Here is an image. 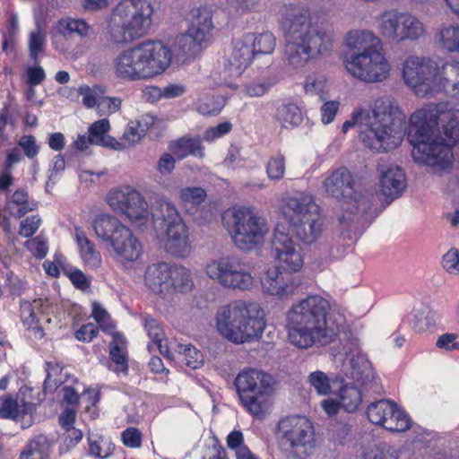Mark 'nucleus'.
<instances>
[{
	"mask_svg": "<svg viewBox=\"0 0 459 459\" xmlns=\"http://www.w3.org/2000/svg\"><path fill=\"white\" fill-rule=\"evenodd\" d=\"M322 189L325 195L343 203L341 223L360 221L365 215H371L372 196L363 195L355 189V180L346 168H339L325 178Z\"/></svg>",
	"mask_w": 459,
	"mask_h": 459,
	"instance_id": "nucleus-10",
	"label": "nucleus"
},
{
	"mask_svg": "<svg viewBox=\"0 0 459 459\" xmlns=\"http://www.w3.org/2000/svg\"><path fill=\"white\" fill-rule=\"evenodd\" d=\"M210 43L211 41L195 30L187 29L186 32L176 37L172 49L169 50L174 53L178 62L184 63L199 55Z\"/></svg>",
	"mask_w": 459,
	"mask_h": 459,
	"instance_id": "nucleus-28",
	"label": "nucleus"
},
{
	"mask_svg": "<svg viewBox=\"0 0 459 459\" xmlns=\"http://www.w3.org/2000/svg\"><path fill=\"white\" fill-rule=\"evenodd\" d=\"M307 382L316 394L326 395L331 392V379L323 371L316 370L309 374Z\"/></svg>",
	"mask_w": 459,
	"mask_h": 459,
	"instance_id": "nucleus-58",
	"label": "nucleus"
},
{
	"mask_svg": "<svg viewBox=\"0 0 459 459\" xmlns=\"http://www.w3.org/2000/svg\"><path fill=\"white\" fill-rule=\"evenodd\" d=\"M33 404L25 401L18 402L11 396H4L1 399L0 417L4 419L17 420L33 411Z\"/></svg>",
	"mask_w": 459,
	"mask_h": 459,
	"instance_id": "nucleus-39",
	"label": "nucleus"
},
{
	"mask_svg": "<svg viewBox=\"0 0 459 459\" xmlns=\"http://www.w3.org/2000/svg\"><path fill=\"white\" fill-rule=\"evenodd\" d=\"M439 48L448 53H459V24H444L439 27L436 36Z\"/></svg>",
	"mask_w": 459,
	"mask_h": 459,
	"instance_id": "nucleus-36",
	"label": "nucleus"
},
{
	"mask_svg": "<svg viewBox=\"0 0 459 459\" xmlns=\"http://www.w3.org/2000/svg\"><path fill=\"white\" fill-rule=\"evenodd\" d=\"M376 26L384 39L395 43L416 41L426 34V27L417 16L396 10L377 15Z\"/></svg>",
	"mask_w": 459,
	"mask_h": 459,
	"instance_id": "nucleus-13",
	"label": "nucleus"
},
{
	"mask_svg": "<svg viewBox=\"0 0 459 459\" xmlns=\"http://www.w3.org/2000/svg\"><path fill=\"white\" fill-rule=\"evenodd\" d=\"M349 361L347 375L359 385L368 387L375 380V373L370 361L357 347L345 351Z\"/></svg>",
	"mask_w": 459,
	"mask_h": 459,
	"instance_id": "nucleus-29",
	"label": "nucleus"
},
{
	"mask_svg": "<svg viewBox=\"0 0 459 459\" xmlns=\"http://www.w3.org/2000/svg\"><path fill=\"white\" fill-rule=\"evenodd\" d=\"M221 220L233 244L241 251L262 247L269 233L266 219L249 207H230L222 213Z\"/></svg>",
	"mask_w": 459,
	"mask_h": 459,
	"instance_id": "nucleus-9",
	"label": "nucleus"
},
{
	"mask_svg": "<svg viewBox=\"0 0 459 459\" xmlns=\"http://www.w3.org/2000/svg\"><path fill=\"white\" fill-rule=\"evenodd\" d=\"M173 152L179 159H184L188 155H193L199 159L204 157V148L197 138L183 137L178 140L174 144Z\"/></svg>",
	"mask_w": 459,
	"mask_h": 459,
	"instance_id": "nucleus-42",
	"label": "nucleus"
},
{
	"mask_svg": "<svg viewBox=\"0 0 459 459\" xmlns=\"http://www.w3.org/2000/svg\"><path fill=\"white\" fill-rule=\"evenodd\" d=\"M172 270L167 263L149 265L144 274L145 285L156 294H167L172 290Z\"/></svg>",
	"mask_w": 459,
	"mask_h": 459,
	"instance_id": "nucleus-30",
	"label": "nucleus"
},
{
	"mask_svg": "<svg viewBox=\"0 0 459 459\" xmlns=\"http://www.w3.org/2000/svg\"><path fill=\"white\" fill-rule=\"evenodd\" d=\"M75 240L84 265L90 269L100 268L102 264V256L95 244L79 229L75 230Z\"/></svg>",
	"mask_w": 459,
	"mask_h": 459,
	"instance_id": "nucleus-33",
	"label": "nucleus"
},
{
	"mask_svg": "<svg viewBox=\"0 0 459 459\" xmlns=\"http://www.w3.org/2000/svg\"><path fill=\"white\" fill-rule=\"evenodd\" d=\"M122 107V99L117 96L102 95L100 102H98L96 110L100 116H111L117 113Z\"/></svg>",
	"mask_w": 459,
	"mask_h": 459,
	"instance_id": "nucleus-60",
	"label": "nucleus"
},
{
	"mask_svg": "<svg viewBox=\"0 0 459 459\" xmlns=\"http://www.w3.org/2000/svg\"><path fill=\"white\" fill-rule=\"evenodd\" d=\"M439 112L438 104H430L411 115L407 135L413 147L438 137Z\"/></svg>",
	"mask_w": 459,
	"mask_h": 459,
	"instance_id": "nucleus-19",
	"label": "nucleus"
},
{
	"mask_svg": "<svg viewBox=\"0 0 459 459\" xmlns=\"http://www.w3.org/2000/svg\"><path fill=\"white\" fill-rule=\"evenodd\" d=\"M105 93L106 88L99 84L92 86L83 84L78 88V94L82 97V103L87 108H97L98 102H100V100Z\"/></svg>",
	"mask_w": 459,
	"mask_h": 459,
	"instance_id": "nucleus-52",
	"label": "nucleus"
},
{
	"mask_svg": "<svg viewBox=\"0 0 459 459\" xmlns=\"http://www.w3.org/2000/svg\"><path fill=\"white\" fill-rule=\"evenodd\" d=\"M171 64V52L160 41L145 40L119 51L111 61L114 77L123 82L149 81Z\"/></svg>",
	"mask_w": 459,
	"mask_h": 459,
	"instance_id": "nucleus-4",
	"label": "nucleus"
},
{
	"mask_svg": "<svg viewBox=\"0 0 459 459\" xmlns=\"http://www.w3.org/2000/svg\"><path fill=\"white\" fill-rule=\"evenodd\" d=\"M157 238L170 254L185 257L190 253L188 228L174 204L160 200L155 207Z\"/></svg>",
	"mask_w": 459,
	"mask_h": 459,
	"instance_id": "nucleus-11",
	"label": "nucleus"
},
{
	"mask_svg": "<svg viewBox=\"0 0 459 459\" xmlns=\"http://www.w3.org/2000/svg\"><path fill=\"white\" fill-rule=\"evenodd\" d=\"M176 352L187 367L197 368L203 363L202 353L191 344H177Z\"/></svg>",
	"mask_w": 459,
	"mask_h": 459,
	"instance_id": "nucleus-57",
	"label": "nucleus"
},
{
	"mask_svg": "<svg viewBox=\"0 0 459 459\" xmlns=\"http://www.w3.org/2000/svg\"><path fill=\"white\" fill-rule=\"evenodd\" d=\"M246 37H251L254 42L251 48L254 49V56L257 59L262 55H271L276 46V39L271 32H264L259 35L248 33Z\"/></svg>",
	"mask_w": 459,
	"mask_h": 459,
	"instance_id": "nucleus-47",
	"label": "nucleus"
},
{
	"mask_svg": "<svg viewBox=\"0 0 459 459\" xmlns=\"http://www.w3.org/2000/svg\"><path fill=\"white\" fill-rule=\"evenodd\" d=\"M52 44L54 48L63 55L68 60H74L78 58L77 52L72 48L69 35L59 29V26L56 24L52 32Z\"/></svg>",
	"mask_w": 459,
	"mask_h": 459,
	"instance_id": "nucleus-44",
	"label": "nucleus"
},
{
	"mask_svg": "<svg viewBox=\"0 0 459 459\" xmlns=\"http://www.w3.org/2000/svg\"><path fill=\"white\" fill-rule=\"evenodd\" d=\"M150 0H123L112 10L107 32L116 45H125L143 36L152 23Z\"/></svg>",
	"mask_w": 459,
	"mask_h": 459,
	"instance_id": "nucleus-6",
	"label": "nucleus"
},
{
	"mask_svg": "<svg viewBox=\"0 0 459 459\" xmlns=\"http://www.w3.org/2000/svg\"><path fill=\"white\" fill-rule=\"evenodd\" d=\"M279 446L288 459H307L316 448V433L312 422L300 416H290L278 423Z\"/></svg>",
	"mask_w": 459,
	"mask_h": 459,
	"instance_id": "nucleus-12",
	"label": "nucleus"
},
{
	"mask_svg": "<svg viewBox=\"0 0 459 459\" xmlns=\"http://www.w3.org/2000/svg\"><path fill=\"white\" fill-rule=\"evenodd\" d=\"M111 125L108 118H101L92 123L88 128V134L95 145L115 150L117 139L108 134Z\"/></svg>",
	"mask_w": 459,
	"mask_h": 459,
	"instance_id": "nucleus-37",
	"label": "nucleus"
},
{
	"mask_svg": "<svg viewBox=\"0 0 459 459\" xmlns=\"http://www.w3.org/2000/svg\"><path fill=\"white\" fill-rule=\"evenodd\" d=\"M143 130L138 126V122L130 120L119 140L117 139V144H115V151H124L127 148L135 147L140 143L144 137Z\"/></svg>",
	"mask_w": 459,
	"mask_h": 459,
	"instance_id": "nucleus-41",
	"label": "nucleus"
},
{
	"mask_svg": "<svg viewBox=\"0 0 459 459\" xmlns=\"http://www.w3.org/2000/svg\"><path fill=\"white\" fill-rule=\"evenodd\" d=\"M41 224V219L39 215H31L21 221L19 235L23 238L33 236Z\"/></svg>",
	"mask_w": 459,
	"mask_h": 459,
	"instance_id": "nucleus-63",
	"label": "nucleus"
},
{
	"mask_svg": "<svg viewBox=\"0 0 459 459\" xmlns=\"http://www.w3.org/2000/svg\"><path fill=\"white\" fill-rule=\"evenodd\" d=\"M234 384L238 397L276 389L274 378L268 373L255 368L241 370L237 375Z\"/></svg>",
	"mask_w": 459,
	"mask_h": 459,
	"instance_id": "nucleus-25",
	"label": "nucleus"
},
{
	"mask_svg": "<svg viewBox=\"0 0 459 459\" xmlns=\"http://www.w3.org/2000/svg\"><path fill=\"white\" fill-rule=\"evenodd\" d=\"M209 278L226 289L247 290L254 287L255 278L238 261L221 258L211 261L205 267Z\"/></svg>",
	"mask_w": 459,
	"mask_h": 459,
	"instance_id": "nucleus-18",
	"label": "nucleus"
},
{
	"mask_svg": "<svg viewBox=\"0 0 459 459\" xmlns=\"http://www.w3.org/2000/svg\"><path fill=\"white\" fill-rule=\"evenodd\" d=\"M172 289L186 292L193 289L194 281L190 271L183 266H174L172 270Z\"/></svg>",
	"mask_w": 459,
	"mask_h": 459,
	"instance_id": "nucleus-56",
	"label": "nucleus"
},
{
	"mask_svg": "<svg viewBox=\"0 0 459 459\" xmlns=\"http://www.w3.org/2000/svg\"><path fill=\"white\" fill-rule=\"evenodd\" d=\"M276 118L285 128L298 126L303 119L299 108L293 103L281 105L276 111Z\"/></svg>",
	"mask_w": 459,
	"mask_h": 459,
	"instance_id": "nucleus-43",
	"label": "nucleus"
},
{
	"mask_svg": "<svg viewBox=\"0 0 459 459\" xmlns=\"http://www.w3.org/2000/svg\"><path fill=\"white\" fill-rule=\"evenodd\" d=\"M91 227L96 238L118 264L126 266L141 257L142 243L118 219L109 214H99L93 219Z\"/></svg>",
	"mask_w": 459,
	"mask_h": 459,
	"instance_id": "nucleus-7",
	"label": "nucleus"
},
{
	"mask_svg": "<svg viewBox=\"0 0 459 459\" xmlns=\"http://www.w3.org/2000/svg\"><path fill=\"white\" fill-rule=\"evenodd\" d=\"M436 313L428 307L417 310L414 316V328L419 332H425L436 325Z\"/></svg>",
	"mask_w": 459,
	"mask_h": 459,
	"instance_id": "nucleus-59",
	"label": "nucleus"
},
{
	"mask_svg": "<svg viewBox=\"0 0 459 459\" xmlns=\"http://www.w3.org/2000/svg\"><path fill=\"white\" fill-rule=\"evenodd\" d=\"M144 321V326L147 334L152 341V343L148 344V349L150 351L158 349L163 356L169 359H173L174 355L169 351V348L167 344V340L165 338V333L159 323L154 318L150 316H146Z\"/></svg>",
	"mask_w": 459,
	"mask_h": 459,
	"instance_id": "nucleus-35",
	"label": "nucleus"
},
{
	"mask_svg": "<svg viewBox=\"0 0 459 459\" xmlns=\"http://www.w3.org/2000/svg\"><path fill=\"white\" fill-rule=\"evenodd\" d=\"M304 90L307 94L325 100L327 97L326 80L323 76H308L304 82Z\"/></svg>",
	"mask_w": 459,
	"mask_h": 459,
	"instance_id": "nucleus-61",
	"label": "nucleus"
},
{
	"mask_svg": "<svg viewBox=\"0 0 459 459\" xmlns=\"http://www.w3.org/2000/svg\"><path fill=\"white\" fill-rule=\"evenodd\" d=\"M344 65L351 76L368 83L382 82L391 72V65L383 48L362 55H350Z\"/></svg>",
	"mask_w": 459,
	"mask_h": 459,
	"instance_id": "nucleus-15",
	"label": "nucleus"
},
{
	"mask_svg": "<svg viewBox=\"0 0 459 459\" xmlns=\"http://www.w3.org/2000/svg\"><path fill=\"white\" fill-rule=\"evenodd\" d=\"M440 108L439 118L443 124V129L446 136L455 143L459 141V109L447 108L446 104H438Z\"/></svg>",
	"mask_w": 459,
	"mask_h": 459,
	"instance_id": "nucleus-38",
	"label": "nucleus"
},
{
	"mask_svg": "<svg viewBox=\"0 0 459 459\" xmlns=\"http://www.w3.org/2000/svg\"><path fill=\"white\" fill-rule=\"evenodd\" d=\"M277 82L274 75H265L258 80L247 83L244 87V93L250 98L264 96Z\"/></svg>",
	"mask_w": 459,
	"mask_h": 459,
	"instance_id": "nucleus-51",
	"label": "nucleus"
},
{
	"mask_svg": "<svg viewBox=\"0 0 459 459\" xmlns=\"http://www.w3.org/2000/svg\"><path fill=\"white\" fill-rule=\"evenodd\" d=\"M216 329L225 339L239 344L261 337L265 325V314L255 301L235 300L218 309Z\"/></svg>",
	"mask_w": 459,
	"mask_h": 459,
	"instance_id": "nucleus-5",
	"label": "nucleus"
},
{
	"mask_svg": "<svg viewBox=\"0 0 459 459\" xmlns=\"http://www.w3.org/2000/svg\"><path fill=\"white\" fill-rule=\"evenodd\" d=\"M379 184L377 195L378 198L390 203L398 198L406 188V177L403 170L396 165L379 164Z\"/></svg>",
	"mask_w": 459,
	"mask_h": 459,
	"instance_id": "nucleus-22",
	"label": "nucleus"
},
{
	"mask_svg": "<svg viewBox=\"0 0 459 459\" xmlns=\"http://www.w3.org/2000/svg\"><path fill=\"white\" fill-rule=\"evenodd\" d=\"M213 28L212 9L211 7L200 6L192 12L191 24L188 29L212 41Z\"/></svg>",
	"mask_w": 459,
	"mask_h": 459,
	"instance_id": "nucleus-34",
	"label": "nucleus"
},
{
	"mask_svg": "<svg viewBox=\"0 0 459 459\" xmlns=\"http://www.w3.org/2000/svg\"><path fill=\"white\" fill-rule=\"evenodd\" d=\"M289 273L275 266L268 268L261 278L262 291L281 299L292 296L299 284Z\"/></svg>",
	"mask_w": 459,
	"mask_h": 459,
	"instance_id": "nucleus-24",
	"label": "nucleus"
},
{
	"mask_svg": "<svg viewBox=\"0 0 459 459\" xmlns=\"http://www.w3.org/2000/svg\"><path fill=\"white\" fill-rule=\"evenodd\" d=\"M50 453V444L47 437L39 435L33 437L21 452L19 459H47Z\"/></svg>",
	"mask_w": 459,
	"mask_h": 459,
	"instance_id": "nucleus-40",
	"label": "nucleus"
},
{
	"mask_svg": "<svg viewBox=\"0 0 459 459\" xmlns=\"http://www.w3.org/2000/svg\"><path fill=\"white\" fill-rule=\"evenodd\" d=\"M437 69V57L411 55L403 61L402 77L416 96H432Z\"/></svg>",
	"mask_w": 459,
	"mask_h": 459,
	"instance_id": "nucleus-14",
	"label": "nucleus"
},
{
	"mask_svg": "<svg viewBox=\"0 0 459 459\" xmlns=\"http://www.w3.org/2000/svg\"><path fill=\"white\" fill-rule=\"evenodd\" d=\"M56 24L59 29L65 30L68 35L74 33L81 38H85L90 35L91 27L83 19L63 18L60 19Z\"/></svg>",
	"mask_w": 459,
	"mask_h": 459,
	"instance_id": "nucleus-54",
	"label": "nucleus"
},
{
	"mask_svg": "<svg viewBox=\"0 0 459 459\" xmlns=\"http://www.w3.org/2000/svg\"><path fill=\"white\" fill-rule=\"evenodd\" d=\"M443 267L451 274H459V249L451 248L443 256Z\"/></svg>",
	"mask_w": 459,
	"mask_h": 459,
	"instance_id": "nucleus-64",
	"label": "nucleus"
},
{
	"mask_svg": "<svg viewBox=\"0 0 459 459\" xmlns=\"http://www.w3.org/2000/svg\"><path fill=\"white\" fill-rule=\"evenodd\" d=\"M276 389L238 397L243 408L255 419L263 420L270 414Z\"/></svg>",
	"mask_w": 459,
	"mask_h": 459,
	"instance_id": "nucleus-31",
	"label": "nucleus"
},
{
	"mask_svg": "<svg viewBox=\"0 0 459 459\" xmlns=\"http://www.w3.org/2000/svg\"><path fill=\"white\" fill-rule=\"evenodd\" d=\"M339 400L341 406L348 412L355 411L362 401L361 391L352 385H343L339 394Z\"/></svg>",
	"mask_w": 459,
	"mask_h": 459,
	"instance_id": "nucleus-48",
	"label": "nucleus"
},
{
	"mask_svg": "<svg viewBox=\"0 0 459 459\" xmlns=\"http://www.w3.org/2000/svg\"><path fill=\"white\" fill-rule=\"evenodd\" d=\"M438 69L436 73L433 95L444 92L459 100V61L437 58Z\"/></svg>",
	"mask_w": 459,
	"mask_h": 459,
	"instance_id": "nucleus-26",
	"label": "nucleus"
},
{
	"mask_svg": "<svg viewBox=\"0 0 459 459\" xmlns=\"http://www.w3.org/2000/svg\"><path fill=\"white\" fill-rule=\"evenodd\" d=\"M281 24L286 37V61L293 68L303 67L310 59L316 58L332 48L331 31L325 24L315 21L304 5H284Z\"/></svg>",
	"mask_w": 459,
	"mask_h": 459,
	"instance_id": "nucleus-2",
	"label": "nucleus"
},
{
	"mask_svg": "<svg viewBox=\"0 0 459 459\" xmlns=\"http://www.w3.org/2000/svg\"><path fill=\"white\" fill-rule=\"evenodd\" d=\"M330 302L312 294L294 302L286 312L289 342L297 348L327 345L339 334L341 323L330 313Z\"/></svg>",
	"mask_w": 459,
	"mask_h": 459,
	"instance_id": "nucleus-1",
	"label": "nucleus"
},
{
	"mask_svg": "<svg viewBox=\"0 0 459 459\" xmlns=\"http://www.w3.org/2000/svg\"><path fill=\"white\" fill-rule=\"evenodd\" d=\"M51 313H53V307L48 300L35 299L32 302L23 301L21 303L22 321L31 333V337L36 340L44 336L40 321L44 320L47 324H50Z\"/></svg>",
	"mask_w": 459,
	"mask_h": 459,
	"instance_id": "nucleus-23",
	"label": "nucleus"
},
{
	"mask_svg": "<svg viewBox=\"0 0 459 459\" xmlns=\"http://www.w3.org/2000/svg\"><path fill=\"white\" fill-rule=\"evenodd\" d=\"M345 46L352 51L351 55H362L383 48L380 39L374 32L359 29L348 32Z\"/></svg>",
	"mask_w": 459,
	"mask_h": 459,
	"instance_id": "nucleus-32",
	"label": "nucleus"
},
{
	"mask_svg": "<svg viewBox=\"0 0 459 459\" xmlns=\"http://www.w3.org/2000/svg\"><path fill=\"white\" fill-rule=\"evenodd\" d=\"M367 415L370 422L390 431H405L411 427L410 417L391 400L382 399L370 403Z\"/></svg>",
	"mask_w": 459,
	"mask_h": 459,
	"instance_id": "nucleus-21",
	"label": "nucleus"
},
{
	"mask_svg": "<svg viewBox=\"0 0 459 459\" xmlns=\"http://www.w3.org/2000/svg\"><path fill=\"white\" fill-rule=\"evenodd\" d=\"M109 208L126 216L132 223L144 225L149 221V205L142 194L131 186L111 189L106 196Z\"/></svg>",
	"mask_w": 459,
	"mask_h": 459,
	"instance_id": "nucleus-16",
	"label": "nucleus"
},
{
	"mask_svg": "<svg viewBox=\"0 0 459 459\" xmlns=\"http://www.w3.org/2000/svg\"><path fill=\"white\" fill-rule=\"evenodd\" d=\"M405 116L389 98L374 101L369 109L356 108L346 120L342 131L347 133L357 127L364 145L377 152H388L398 147L403 139V125Z\"/></svg>",
	"mask_w": 459,
	"mask_h": 459,
	"instance_id": "nucleus-3",
	"label": "nucleus"
},
{
	"mask_svg": "<svg viewBox=\"0 0 459 459\" xmlns=\"http://www.w3.org/2000/svg\"><path fill=\"white\" fill-rule=\"evenodd\" d=\"M113 339L114 342L110 345L109 354L112 361L117 365L115 370L126 373L127 371V359L125 348L123 347L124 339L117 333H114Z\"/></svg>",
	"mask_w": 459,
	"mask_h": 459,
	"instance_id": "nucleus-53",
	"label": "nucleus"
},
{
	"mask_svg": "<svg viewBox=\"0 0 459 459\" xmlns=\"http://www.w3.org/2000/svg\"><path fill=\"white\" fill-rule=\"evenodd\" d=\"M272 255L276 266L285 273H295L302 270L305 256L301 247L290 237L289 229L277 224L271 241Z\"/></svg>",
	"mask_w": 459,
	"mask_h": 459,
	"instance_id": "nucleus-17",
	"label": "nucleus"
},
{
	"mask_svg": "<svg viewBox=\"0 0 459 459\" xmlns=\"http://www.w3.org/2000/svg\"><path fill=\"white\" fill-rule=\"evenodd\" d=\"M266 172L269 178L280 180L285 173V160L282 156L271 158L267 163Z\"/></svg>",
	"mask_w": 459,
	"mask_h": 459,
	"instance_id": "nucleus-62",
	"label": "nucleus"
},
{
	"mask_svg": "<svg viewBox=\"0 0 459 459\" xmlns=\"http://www.w3.org/2000/svg\"><path fill=\"white\" fill-rule=\"evenodd\" d=\"M281 211L292 233L304 244H313L321 237L324 220L312 195L300 192L288 196Z\"/></svg>",
	"mask_w": 459,
	"mask_h": 459,
	"instance_id": "nucleus-8",
	"label": "nucleus"
},
{
	"mask_svg": "<svg viewBox=\"0 0 459 459\" xmlns=\"http://www.w3.org/2000/svg\"><path fill=\"white\" fill-rule=\"evenodd\" d=\"M254 39L251 37L235 39L232 42V49L227 58L225 69L230 76L237 77L243 74V72L255 60L254 49L251 44Z\"/></svg>",
	"mask_w": 459,
	"mask_h": 459,
	"instance_id": "nucleus-27",
	"label": "nucleus"
},
{
	"mask_svg": "<svg viewBox=\"0 0 459 459\" xmlns=\"http://www.w3.org/2000/svg\"><path fill=\"white\" fill-rule=\"evenodd\" d=\"M113 450L114 444L110 438L95 434L89 436V451L96 458H108L113 453Z\"/></svg>",
	"mask_w": 459,
	"mask_h": 459,
	"instance_id": "nucleus-49",
	"label": "nucleus"
},
{
	"mask_svg": "<svg viewBox=\"0 0 459 459\" xmlns=\"http://www.w3.org/2000/svg\"><path fill=\"white\" fill-rule=\"evenodd\" d=\"M179 202L186 209L199 206L206 198V192L202 187L186 186L179 190Z\"/></svg>",
	"mask_w": 459,
	"mask_h": 459,
	"instance_id": "nucleus-50",
	"label": "nucleus"
},
{
	"mask_svg": "<svg viewBox=\"0 0 459 459\" xmlns=\"http://www.w3.org/2000/svg\"><path fill=\"white\" fill-rule=\"evenodd\" d=\"M225 106V100L221 96L204 94L196 102V110L204 116H216Z\"/></svg>",
	"mask_w": 459,
	"mask_h": 459,
	"instance_id": "nucleus-46",
	"label": "nucleus"
},
{
	"mask_svg": "<svg viewBox=\"0 0 459 459\" xmlns=\"http://www.w3.org/2000/svg\"><path fill=\"white\" fill-rule=\"evenodd\" d=\"M36 208V204L28 202V195L23 190L15 191L7 204L11 215L20 218Z\"/></svg>",
	"mask_w": 459,
	"mask_h": 459,
	"instance_id": "nucleus-45",
	"label": "nucleus"
},
{
	"mask_svg": "<svg viewBox=\"0 0 459 459\" xmlns=\"http://www.w3.org/2000/svg\"><path fill=\"white\" fill-rule=\"evenodd\" d=\"M46 43V33L44 30L37 25V28L29 34L28 48L31 59L38 63L39 55L44 52Z\"/></svg>",
	"mask_w": 459,
	"mask_h": 459,
	"instance_id": "nucleus-55",
	"label": "nucleus"
},
{
	"mask_svg": "<svg viewBox=\"0 0 459 459\" xmlns=\"http://www.w3.org/2000/svg\"><path fill=\"white\" fill-rule=\"evenodd\" d=\"M411 156L415 162L438 173L448 171L454 163L452 148L439 137L413 147Z\"/></svg>",
	"mask_w": 459,
	"mask_h": 459,
	"instance_id": "nucleus-20",
	"label": "nucleus"
}]
</instances>
